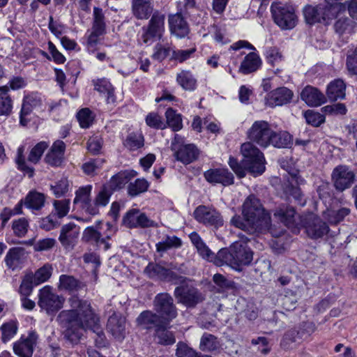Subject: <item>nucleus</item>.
Returning <instances> with one entry per match:
<instances>
[{
	"mask_svg": "<svg viewBox=\"0 0 357 357\" xmlns=\"http://www.w3.org/2000/svg\"><path fill=\"white\" fill-rule=\"evenodd\" d=\"M144 273L151 278H156L165 281L167 268L160 264L151 263L144 269Z\"/></svg>",
	"mask_w": 357,
	"mask_h": 357,
	"instance_id": "nucleus-43",
	"label": "nucleus"
},
{
	"mask_svg": "<svg viewBox=\"0 0 357 357\" xmlns=\"http://www.w3.org/2000/svg\"><path fill=\"white\" fill-rule=\"evenodd\" d=\"M253 143L248 142L241 145V152L243 156L241 164H239L236 159L229 158L230 167L240 178L245 176L246 170L254 175L261 174L265 170L264 155Z\"/></svg>",
	"mask_w": 357,
	"mask_h": 357,
	"instance_id": "nucleus-2",
	"label": "nucleus"
},
{
	"mask_svg": "<svg viewBox=\"0 0 357 357\" xmlns=\"http://www.w3.org/2000/svg\"><path fill=\"white\" fill-rule=\"evenodd\" d=\"M52 271V266L47 263L38 268L34 274L32 273V278L35 281V286L47 281L50 278Z\"/></svg>",
	"mask_w": 357,
	"mask_h": 357,
	"instance_id": "nucleus-40",
	"label": "nucleus"
},
{
	"mask_svg": "<svg viewBox=\"0 0 357 357\" xmlns=\"http://www.w3.org/2000/svg\"><path fill=\"white\" fill-rule=\"evenodd\" d=\"M70 310L61 311L58 320L65 328L64 336L72 344H77L87 329L96 333L94 337L98 347H104L105 335L99 326V317L91 303L73 296L68 299Z\"/></svg>",
	"mask_w": 357,
	"mask_h": 357,
	"instance_id": "nucleus-1",
	"label": "nucleus"
},
{
	"mask_svg": "<svg viewBox=\"0 0 357 357\" xmlns=\"http://www.w3.org/2000/svg\"><path fill=\"white\" fill-rule=\"evenodd\" d=\"M101 236L100 232L93 227H88L83 231L82 239L86 242L99 243V242H105V238Z\"/></svg>",
	"mask_w": 357,
	"mask_h": 357,
	"instance_id": "nucleus-53",
	"label": "nucleus"
},
{
	"mask_svg": "<svg viewBox=\"0 0 357 357\" xmlns=\"http://www.w3.org/2000/svg\"><path fill=\"white\" fill-rule=\"evenodd\" d=\"M275 130L271 125L266 121H255L247 131V137L250 142H254L262 148L270 146L271 137L274 136Z\"/></svg>",
	"mask_w": 357,
	"mask_h": 357,
	"instance_id": "nucleus-6",
	"label": "nucleus"
},
{
	"mask_svg": "<svg viewBox=\"0 0 357 357\" xmlns=\"http://www.w3.org/2000/svg\"><path fill=\"white\" fill-rule=\"evenodd\" d=\"M130 3L131 13L137 20H148L153 14V0H131Z\"/></svg>",
	"mask_w": 357,
	"mask_h": 357,
	"instance_id": "nucleus-21",
	"label": "nucleus"
},
{
	"mask_svg": "<svg viewBox=\"0 0 357 357\" xmlns=\"http://www.w3.org/2000/svg\"><path fill=\"white\" fill-rule=\"evenodd\" d=\"M173 49L171 47L170 44L168 43H159L154 47V52L153 53V59L158 61H162L167 58L170 53H172Z\"/></svg>",
	"mask_w": 357,
	"mask_h": 357,
	"instance_id": "nucleus-51",
	"label": "nucleus"
},
{
	"mask_svg": "<svg viewBox=\"0 0 357 357\" xmlns=\"http://www.w3.org/2000/svg\"><path fill=\"white\" fill-rule=\"evenodd\" d=\"M144 145V137L141 135L130 134L125 142L124 146L130 151L137 150Z\"/></svg>",
	"mask_w": 357,
	"mask_h": 357,
	"instance_id": "nucleus-54",
	"label": "nucleus"
},
{
	"mask_svg": "<svg viewBox=\"0 0 357 357\" xmlns=\"http://www.w3.org/2000/svg\"><path fill=\"white\" fill-rule=\"evenodd\" d=\"M167 123L174 131H178L183 127L182 119L180 114L176 112L172 108H169L165 112Z\"/></svg>",
	"mask_w": 357,
	"mask_h": 357,
	"instance_id": "nucleus-46",
	"label": "nucleus"
},
{
	"mask_svg": "<svg viewBox=\"0 0 357 357\" xmlns=\"http://www.w3.org/2000/svg\"><path fill=\"white\" fill-rule=\"evenodd\" d=\"M253 252L248 246L247 241L241 238L233 243L229 248L219 250L214 263L219 266L224 264L237 268L241 266H247L252 260Z\"/></svg>",
	"mask_w": 357,
	"mask_h": 357,
	"instance_id": "nucleus-3",
	"label": "nucleus"
},
{
	"mask_svg": "<svg viewBox=\"0 0 357 357\" xmlns=\"http://www.w3.org/2000/svg\"><path fill=\"white\" fill-rule=\"evenodd\" d=\"M137 322L139 326L143 328H151L153 326L163 327L166 325L160 321V318L156 313L149 310L142 312L137 319Z\"/></svg>",
	"mask_w": 357,
	"mask_h": 357,
	"instance_id": "nucleus-31",
	"label": "nucleus"
},
{
	"mask_svg": "<svg viewBox=\"0 0 357 357\" xmlns=\"http://www.w3.org/2000/svg\"><path fill=\"white\" fill-rule=\"evenodd\" d=\"M140 213L136 208L129 210L123 218V224L128 228L139 227Z\"/></svg>",
	"mask_w": 357,
	"mask_h": 357,
	"instance_id": "nucleus-47",
	"label": "nucleus"
},
{
	"mask_svg": "<svg viewBox=\"0 0 357 357\" xmlns=\"http://www.w3.org/2000/svg\"><path fill=\"white\" fill-rule=\"evenodd\" d=\"M94 89L102 94L108 104H113L116 102L114 89L111 83L106 79H97L93 80Z\"/></svg>",
	"mask_w": 357,
	"mask_h": 357,
	"instance_id": "nucleus-30",
	"label": "nucleus"
},
{
	"mask_svg": "<svg viewBox=\"0 0 357 357\" xmlns=\"http://www.w3.org/2000/svg\"><path fill=\"white\" fill-rule=\"evenodd\" d=\"M182 241L176 236H166L165 238L155 245L158 252H164L170 249H177L182 246Z\"/></svg>",
	"mask_w": 357,
	"mask_h": 357,
	"instance_id": "nucleus-36",
	"label": "nucleus"
},
{
	"mask_svg": "<svg viewBox=\"0 0 357 357\" xmlns=\"http://www.w3.org/2000/svg\"><path fill=\"white\" fill-rule=\"evenodd\" d=\"M43 110V100L41 96L37 93H33L24 97L21 112H20V123L26 126L28 123L26 116L33 110Z\"/></svg>",
	"mask_w": 357,
	"mask_h": 357,
	"instance_id": "nucleus-16",
	"label": "nucleus"
},
{
	"mask_svg": "<svg viewBox=\"0 0 357 357\" xmlns=\"http://www.w3.org/2000/svg\"><path fill=\"white\" fill-rule=\"evenodd\" d=\"M195 51V48H191L189 50H173L171 59L178 61L179 62H183L188 59Z\"/></svg>",
	"mask_w": 357,
	"mask_h": 357,
	"instance_id": "nucleus-64",
	"label": "nucleus"
},
{
	"mask_svg": "<svg viewBox=\"0 0 357 357\" xmlns=\"http://www.w3.org/2000/svg\"><path fill=\"white\" fill-rule=\"evenodd\" d=\"M335 188L340 191L349 188L353 183L355 174L345 165L336 167L331 175Z\"/></svg>",
	"mask_w": 357,
	"mask_h": 357,
	"instance_id": "nucleus-15",
	"label": "nucleus"
},
{
	"mask_svg": "<svg viewBox=\"0 0 357 357\" xmlns=\"http://www.w3.org/2000/svg\"><path fill=\"white\" fill-rule=\"evenodd\" d=\"M70 183L67 178H61L54 185H51V190L56 197L64 195L69 190Z\"/></svg>",
	"mask_w": 357,
	"mask_h": 357,
	"instance_id": "nucleus-57",
	"label": "nucleus"
},
{
	"mask_svg": "<svg viewBox=\"0 0 357 357\" xmlns=\"http://www.w3.org/2000/svg\"><path fill=\"white\" fill-rule=\"evenodd\" d=\"M93 30H95L97 33H104L105 30V23L104 22L102 10L96 7L93 8Z\"/></svg>",
	"mask_w": 357,
	"mask_h": 357,
	"instance_id": "nucleus-52",
	"label": "nucleus"
},
{
	"mask_svg": "<svg viewBox=\"0 0 357 357\" xmlns=\"http://www.w3.org/2000/svg\"><path fill=\"white\" fill-rule=\"evenodd\" d=\"M35 281L32 278V273L26 274L23 278L19 288V292L22 296H27L31 294Z\"/></svg>",
	"mask_w": 357,
	"mask_h": 357,
	"instance_id": "nucleus-59",
	"label": "nucleus"
},
{
	"mask_svg": "<svg viewBox=\"0 0 357 357\" xmlns=\"http://www.w3.org/2000/svg\"><path fill=\"white\" fill-rule=\"evenodd\" d=\"M294 93L287 87H279L268 93L266 97V105L274 107L290 102Z\"/></svg>",
	"mask_w": 357,
	"mask_h": 357,
	"instance_id": "nucleus-17",
	"label": "nucleus"
},
{
	"mask_svg": "<svg viewBox=\"0 0 357 357\" xmlns=\"http://www.w3.org/2000/svg\"><path fill=\"white\" fill-rule=\"evenodd\" d=\"M1 330L2 332V340L4 342H6L16 334L17 326L15 322H8L2 325Z\"/></svg>",
	"mask_w": 357,
	"mask_h": 357,
	"instance_id": "nucleus-62",
	"label": "nucleus"
},
{
	"mask_svg": "<svg viewBox=\"0 0 357 357\" xmlns=\"http://www.w3.org/2000/svg\"><path fill=\"white\" fill-rule=\"evenodd\" d=\"M149 186V183L144 178H137L129 184L128 192L132 197L137 196L140 193L146 192Z\"/></svg>",
	"mask_w": 357,
	"mask_h": 357,
	"instance_id": "nucleus-48",
	"label": "nucleus"
},
{
	"mask_svg": "<svg viewBox=\"0 0 357 357\" xmlns=\"http://www.w3.org/2000/svg\"><path fill=\"white\" fill-rule=\"evenodd\" d=\"M333 8H328L326 5L313 6L307 5L303 8V15L305 22L309 24L326 22L333 20L336 17Z\"/></svg>",
	"mask_w": 357,
	"mask_h": 357,
	"instance_id": "nucleus-12",
	"label": "nucleus"
},
{
	"mask_svg": "<svg viewBox=\"0 0 357 357\" xmlns=\"http://www.w3.org/2000/svg\"><path fill=\"white\" fill-rule=\"evenodd\" d=\"M146 124L151 128L156 129H164L166 128L165 123L162 117L156 113H150L146 117Z\"/></svg>",
	"mask_w": 357,
	"mask_h": 357,
	"instance_id": "nucleus-63",
	"label": "nucleus"
},
{
	"mask_svg": "<svg viewBox=\"0 0 357 357\" xmlns=\"http://www.w3.org/2000/svg\"><path fill=\"white\" fill-rule=\"evenodd\" d=\"M153 307L160 321L168 326L178 314L174 299L168 293L158 294L153 299Z\"/></svg>",
	"mask_w": 357,
	"mask_h": 357,
	"instance_id": "nucleus-5",
	"label": "nucleus"
},
{
	"mask_svg": "<svg viewBox=\"0 0 357 357\" xmlns=\"http://www.w3.org/2000/svg\"><path fill=\"white\" fill-rule=\"evenodd\" d=\"M296 212L294 208L289 206H281L275 210L274 216L278 218L280 221L286 226L290 227L295 222Z\"/></svg>",
	"mask_w": 357,
	"mask_h": 357,
	"instance_id": "nucleus-34",
	"label": "nucleus"
},
{
	"mask_svg": "<svg viewBox=\"0 0 357 357\" xmlns=\"http://www.w3.org/2000/svg\"><path fill=\"white\" fill-rule=\"evenodd\" d=\"M349 213L350 209L344 207L337 211L327 210L324 213V216L330 223L337 224L342 221Z\"/></svg>",
	"mask_w": 357,
	"mask_h": 357,
	"instance_id": "nucleus-44",
	"label": "nucleus"
},
{
	"mask_svg": "<svg viewBox=\"0 0 357 357\" xmlns=\"http://www.w3.org/2000/svg\"><path fill=\"white\" fill-rule=\"evenodd\" d=\"M260 57L255 52L247 54L239 67V72L243 74H249L256 71L261 66Z\"/></svg>",
	"mask_w": 357,
	"mask_h": 357,
	"instance_id": "nucleus-32",
	"label": "nucleus"
},
{
	"mask_svg": "<svg viewBox=\"0 0 357 357\" xmlns=\"http://www.w3.org/2000/svg\"><path fill=\"white\" fill-rule=\"evenodd\" d=\"M285 192L288 196L292 197L295 201L301 206L305 205V200L303 199V195L298 186L289 184L285 188Z\"/></svg>",
	"mask_w": 357,
	"mask_h": 357,
	"instance_id": "nucleus-60",
	"label": "nucleus"
},
{
	"mask_svg": "<svg viewBox=\"0 0 357 357\" xmlns=\"http://www.w3.org/2000/svg\"><path fill=\"white\" fill-rule=\"evenodd\" d=\"M174 295L178 303L188 307H194L204 299L203 295L197 289L187 286L177 287Z\"/></svg>",
	"mask_w": 357,
	"mask_h": 357,
	"instance_id": "nucleus-13",
	"label": "nucleus"
},
{
	"mask_svg": "<svg viewBox=\"0 0 357 357\" xmlns=\"http://www.w3.org/2000/svg\"><path fill=\"white\" fill-rule=\"evenodd\" d=\"M37 339V334L34 331L30 332L27 337L21 338L14 344L13 350L15 354L20 357H31Z\"/></svg>",
	"mask_w": 357,
	"mask_h": 357,
	"instance_id": "nucleus-20",
	"label": "nucleus"
},
{
	"mask_svg": "<svg viewBox=\"0 0 357 357\" xmlns=\"http://www.w3.org/2000/svg\"><path fill=\"white\" fill-rule=\"evenodd\" d=\"M64 301V298L56 294L50 286H45L39 291L38 305L47 313L60 310L63 307Z\"/></svg>",
	"mask_w": 357,
	"mask_h": 357,
	"instance_id": "nucleus-10",
	"label": "nucleus"
},
{
	"mask_svg": "<svg viewBox=\"0 0 357 357\" xmlns=\"http://www.w3.org/2000/svg\"><path fill=\"white\" fill-rule=\"evenodd\" d=\"M70 200L64 199L61 200H54L53 202V211L52 214L57 216L59 218H63L66 216L70 211Z\"/></svg>",
	"mask_w": 357,
	"mask_h": 357,
	"instance_id": "nucleus-45",
	"label": "nucleus"
},
{
	"mask_svg": "<svg viewBox=\"0 0 357 357\" xmlns=\"http://www.w3.org/2000/svg\"><path fill=\"white\" fill-rule=\"evenodd\" d=\"M168 23L171 34L176 38H183L188 35L190 28L181 13L169 15L168 16Z\"/></svg>",
	"mask_w": 357,
	"mask_h": 357,
	"instance_id": "nucleus-19",
	"label": "nucleus"
},
{
	"mask_svg": "<svg viewBox=\"0 0 357 357\" xmlns=\"http://www.w3.org/2000/svg\"><path fill=\"white\" fill-rule=\"evenodd\" d=\"M178 83L186 90L195 89L197 81L192 74L188 70H182L177 75Z\"/></svg>",
	"mask_w": 357,
	"mask_h": 357,
	"instance_id": "nucleus-42",
	"label": "nucleus"
},
{
	"mask_svg": "<svg viewBox=\"0 0 357 357\" xmlns=\"http://www.w3.org/2000/svg\"><path fill=\"white\" fill-rule=\"evenodd\" d=\"M65 149L66 145L61 140L54 142L50 150L45 155V162L53 167L61 166L63 161Z\"/></svg>",
	"mask_w": 357,
	"mask_h": 357,
	"instance_id": "nucleus-27",
	"label": "nucleus"
},
{
	"mask_svg": "<svg viewBox=\"0 0 357 357\" xmlns=\"http://www.w3.org/2000/svg\"><path fill=\"white\" fill-rule=\"evenodd\" d=\"M303 115L306 122L313 126H319L325 121V116L314 110H307Z\"/></svg>",
	"mask_w": 357,
	"mask_h": 357,
	"instance_id": "nucleus-58",
	"label": "nucleus"
},
{
	"mask_svg": "<svg viewBox=\"0 0 357 357\" xmlns=\"http://www.w3.org/2000/svg\"><path fill=\"white\" fill-rule=\"evenodd\" d=\"M171 148L176 159L185 165L195 161L199 155V151L196 146L186 143L184 138L179 135H175Z\"/></svg>",
	"mask_w": 357,
	"mask_h": 357,
	"instance_id": "nucleus-7",
	"label": "nucleus"
},
{
	"mask_svg": "<svg viewBox=\"0 0 357 357\" xmlns=\"http://www.w3.org/2000/svg\"><path fill=\"white\" fill-rule=\"evenodd\" d=\"M79 234V227L70 222L62 226L59 240L65 249H73Z\"/></svg>",
	"mask_w": 357,
	"mask_h": 357,
	"instance_id": "nucleus-18",
	"label": "nucleus"
},
{
	"mask_svg": "<svg viewBox=\"0 0 357 357\" xmlns=\"http://www.w3.org/2000/svg\"><path fill=\"white\" fill-rule=\"evenodd\" d=\"M220 344L217 337L212 334L205 333L200 339L199 349L204 351H213L218 350Z\"/></svg>",
	"mask_w": 357,
	"mask_h": 357,
	"instance_id": "nucleus-37",
	"label": "nucleus"
},
{
	"mask_svg": "<svg viewBox=\"0 0 357 357\" xmlns=\"http://www.w3.org/2000/svg\"><path fill=\"white\" fill-rule=\"evenodd\" d=\"M82 287L81 282L74 276L65 274L60 275L58 284V289L60 291L73 293L79 291Z\"/></svg>",
	"mask_w": 357,
	"mask_h": 357,
	"instance_id": "nucleus-33",
	"label": "nucleus"
},
{
	"mask_svg": "<svg viewBox=\"0 0 357 357\" xmlns=\"http://www.w3.org/2000/svg\"><path fill=\"white\" fill-rule=\"evenodd\" d=\"M176 355L177 357H199L195 350L181 342L176 345Z\"/></svg>",
	"mask_w": 357,
	"mask_h": 357,
	"instance_id": "nucleus-61",
	"label": "nucleus"
},
{
	"mask_svg": "<svg viewBox=\"0 0 357 357\" xmlns=\"http://www.w3.org/2000/svg\"><path fill=\"white\" fill-rule=\"evenodd\" d=\"M47 147L48 144L45 142L38 143L31 150L28 157V160L34 164L37 163Z\"/></svg>",
	"mask_w": 357,
	"mask_h": 357,
	"instance_id": "nucleus-55",
	"label": "nucleus"
},
{
	"mask_svg": "<svg viewBox=\"0 0 357 357\" xmlns=\"http://www.w3.org/2000/svg\"><path fill=\"white\" fill-rule=\"evenodd\" d=\"M132 177L130 173L128 172H121L113 176L109 183L107 185L112 188L113 192L116 189H121L125 186L126 183L129 182Z\"/></svg>",
	"mask_w": 357,
	"mask_h": 357,
	"instance_id": "nucleus-41",
	"label": "nucleus"
},
{
	"mask_svg": "<svg viewBox=\"0 0 357 357\" xmlns=\"http://www.w3.org/2000/svg\"><path fill=\"white\" fill-rule=\"evenodd\" d=\"M92 185H86L79 187L75 192L73 199L74 205H79L80 208L86 214L91 215V207H92L91 191Z\"/></svg>",
	"mask_w": 357,
	"mask_h": 357,
	"instance_id": "nucleus-23",
	"label": "nucleus"
},
{
	"mask_svg": "<svg viewBox=\"0 0 357 357\" xmlns=\"http://www.w3.org/2000/svg\"><path fill=\"white\" fill-rule=\"evenodd\" d=\"M45 201L43 194L31 192L26 197L24 205L29 208L39 210L44 206Z\"/></svg>",
	"mask_w": 357,
	"mask_h": 357,
	"instance_id": "nucleus-38",
	"label": "nucleus"
},
{
	"mask_svg": "<svg viewBox=\"0 0 357 357\" xmlns=\"http://www.w3.org/2000/svg\"><path fill=\"white\" fill-rule=\"evenodd\" d=\"M242 214L244 220L252 227L257 229L267 227L270 222V216L266 213L259 199L254 195L247 197L242 206Z\"/></svg>",
	"mask_w": 357,
	"mask_h": 357,
	"instance_id": "nucleus-4",
	"label": "nucleus"
},
{
	"mask_svg": "<svg viewBox=\"0 0 357 357\" xmlns=\"http://www.w3.org/2000/svg\"><path fill=\"white\" fill-rule=\"evenodd\" d=\"M167 326L158 327L155 330V339L157 343L162 345H171L176 340L173 333L166 330Z\"/></svg>",
	"mask_w": 357,
	"mask_h": 357,
	"instance_id": "nucleus-39",
	"label": "nucleus"
},
{
	"mask_svg": "<svg viewBox=\"0 0 357 357\" xmlns=\"http://www.w3.org/2000/svg\"><path fill=\"white\" fill-rule=\"evenodd\" d=\"M271 10L274 22L281 29H291L296 25L298 19L291 6L275 3L271 5Z\"/></svg>",
	"mask_w": 357,
	"mask_h": 357,
	"instance_id": "nucleus-8",
	"label": "nucleus"
},
{
	"mask_svg": "<svg viewBox=\"0 0 357 357\" xmlns=\"http://www.w3.org/2000/svg\"><path fill=\"white\" fill-rule=\"evenodd\" d=\"M79 125L83 128H89L93 123L94 117L89 108L82 109L77 114Z\"/></svg>",
	"mask_w": 357,
	"mask_h": 357,
	"instance_id": "nucleus-56",
	"label": "nucleus"
},
{
	"mask_svg": "<svg viewBox=\"0 0 357 357\" xmlns=\"http://www.w3.org/2000/svg\"><path fill=\"white\" fill-rule=\"evenodd\" d=\"M326 93L331 101L342 100L346 96V84L341 79H335L328 84Z\"/></svg>",
	"mask_w": 357,
	"mask_h": 357,
	"instance_id": "nucleus-29",
	"label": "nucleus"
},
{
	"mask_svg": "<svg viewBox=\"0 0 357 357\" xmlns=\"http://www.w3.org/2000/svg\"><path fill=\"white\" fill-rule=\"evenodd\" d=\"M9 88L8 85L0 86V115H9L13 109V100L8 95Z\"/></svg>",
	"mask_w": 357,
	"mask_h": 357,
	"instance_id": "nucleus-35",
	"label": "nucleus"
},
{
	"mask_svg": "<svg viewBox=\"0 0 357 357\" xmlns=\"http://www.w3.org/2000/svg\"><path fill=\"white\" fill-rule=\"evenodd\" d=\"M194 218L200 223L219 227L223 225V219L220 213L213 207L200 205L193 213Z\"/></svg>",
	"mask_w": 357,
	"mask_h": 357,
	"instance_id": "nucleus-14",
	"label": "nucleus"
},
{
	"mask_svg": "<svg viewBox=\"0 0 357 357\" xmlns=\"http://www.w3.org/2000/svg\"><path fill=\"white\" fill-rule=\"evenodd\" d=\"M26 258L24 248L21 247L11 248L7 252L4 261L8 268L12 271L20 269Z\"/></svg>",
	"mask_w": 357,
	"mask_h": 357,
	"instance_id": "nucleus-22",
	"label": "nucleus"
},
{
	"mask_svg": "<svg viewBox=\"0 0 357 357\" xmlns=\"http://www.w3.org/2000/svg\"><path fill=\"white\" fill-rule=\"evenodd\" d=\"M301 224L307 235L312 239L323 238L329 231L327 224L312 213L303 215L301 217Z\"/></svg>",
	"mask_w": 357,
	"mask_h": 357,
	"instance_id": "nucleus-9",
	"label": "nucleus"
},
{
	"mask_svg": "<svg viewBox=\"0 0 357 357\" xmlns=\"http://www.w3.org/2000/svg\"><path fill=\"white\" fill-rule=\"evenodd\" d=\"M126 324L124 317L114 314L108 319L107 328L115 338L121 340L125 335Z\"/></svg>",
	"mask_w": 357,
	"mask_h": 357,
	"instance_id": "nucleus-28",
	"label": "nucleus"
},
{
	"mask_svg": "<svg viewBox=\"0 0 357 357\" xmlns=\"http://www.w3.org/2000/svg\"><path fill=\"white\" fill-rule=\"evenodd\" d=\"M270 145L277 148H284L289 146L291 141V135L286 132H277L275 131L274 136L271 137Z\"/></svg>",
	"mask_w": 357,
	"mask_h": 357,
	"instance_id": "nucleus-49",
	"label": "nucleus"
},
{
	"mask_svg": "<svg viewBox=\"0 0 357 357\" xmlns=\"http://www.w3.org/2000/svg\"><path fill=\"white\" fill-rule=\"evenodd\" d=\"M301 98L311 107H317L326 102V97L318 89L312 86H307L302 90Z\"/></svg>",
	"mask_w": 357,
	"mask_h": 357,
	"instance_id": "nucleus-26",
	"label": "nucleus"
},
{
	"mask_svg": "<svg viewBox=\"0 0 357 357\" xmlns=\"http://www.w3.org/2000/svg\"><path fill=\"white\" fill-rule=\"evenodd\" d=\"M165 15L158 11L151 15L148 24L142 27V39L144 43L162 37L165 31Z\"/></svg>",
	"mask_w": 357,
	"mask_h": 357,
	"instance_id": "nucleus-11",
	"label": "nucleus"
},
{
	"mask_svg": "<svg viewBox=\"0 0 357 357\" xmlns=\"http://www.w3.org/2000/svg\"><path fill=\"white\" fill-rule=\"evenodd\" d=\"M206 180L211 183L229 185L234 183V176L227 169H211L204 172Z\"/></svg>",
	"mask_w": 357,
	"mask_h": 357,
	"instance_id": "nucleus-24",
	"label": "nucleus"
},
{
	"mask_svg": "<svg viewBox=\"0 0 357 357\" xmlns=\"http://www.w3.org/2000/svg\"><path fill=\"white\" fill-rule=\"evenodd\" d=\"M29 224L28 220L24 218H20L14 220L12 222V229L15 236L22 238L25 236L28 231Z\"/></svg>",
	"mask_w": 357,
	"mask_h": 357,
	"instance_id": "nucleus-50",
	"label": "nucleus"
},
{
	"mask_svg": "<svg viewBox=\"0 0 357 357\" xmlns=\"http://www.w3.org/2000/svg\"><path fill=\"white\" fill-rule=\"evenodd\" d=\"M113 190L108 185H103L96 195L91 207V216H96L100 213V208L105 207L109 202Z\"/></svg>",
	"mask_w": 357,
	"mask_h": 357,
	"instance_id": "nucleus-25",
	"label": "nucleus"
}]
</instances>
